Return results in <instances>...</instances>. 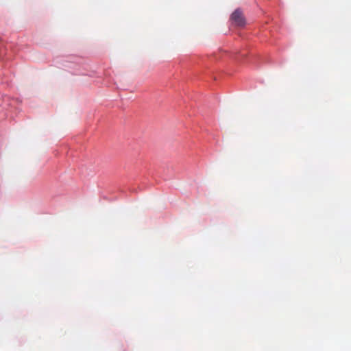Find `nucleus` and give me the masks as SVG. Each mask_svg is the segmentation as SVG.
Returning <instances> with one entry per match:
<instances>
[{"mask_svg": "<svg viewBox=\"0 0 351 351\" xmlns=\"http://www.w3.org/2000/svg\"><path fill=\"white\" fill-rule=\"evenodd\" d=\"M232 23L239 27H242L245 24V21L243 17V13L240 10H236L231 15L230 17Z\"/></svg>", "mask_w": 351, "mask_h": 351, "instance_id": "nucleus-1", "label": "nucleus"}]
</instances>
